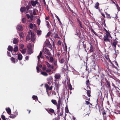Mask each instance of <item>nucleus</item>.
<instances>
[{
  "label": "nucleus",
  "mask_w": 120,
  "mask_h": 120,
  "mask_svg": "<svg viewBox=\"0 0 120 120\" xmlns=\"http://www.w3.org/2000/svg\"><path fill=\"white\" fill-rule=\"evenodd\" d=\"M51 101L53 104L56 106L57 109V114L58 116H62L63 114V109L61 107V106L62 104L61 101V98L59 97L57 102L54 99H52Z\"/></svg>",
  "instance_id": "nucleus-1"
},
{
  "label": "nucleus",
  "mask_w": 120,
  "mask_h": 120,
  "mask_svg": "<svg viewBox=\"0 0 120 120\" xmlns=\"http://www.w3.org/2000/svg\"><path fill=\"white\" fill-rule=\"evenodd\" d=\"M111 39L112 38L110 34H104V37L103 38V39L104 41L105 42H110L111 39H110V38Z\"/></svg>",
  "instance_id": "nucleus-2"
},
{
  "label": "nucleus",
  "mask_w": 120,
  "mask_h": 120,
  "mask_svg": "<svg viewBox=\"0 0 120 120\" xmlns=\"http://www.w3.org/2000/svg\"><path fill=\"white\" fill-rule=\"evenodd\" d=\"M111 41H110V42L111 43L112 46L113 47L114 50L116 51V45L117 44L118 41H117L114 40H113V41L112 42L111 39Z\"/></svg>",
  "instance_id": "nucleus-3"
},
{
  "label": "nucleus",
  "mask_w": 120,
  "mask_h": 120,
  "mask_svg": "<svg viewBox=\"0 0 120 120\" xmlns=\"http://www.w3.org/2000/svg\"><path fill=\"white\" fill-rule=\"evenodd\" d=\"M45 110L51 115H52V113H54V110L51 108H45Z\"/></svg>",
  "instance_id": "nucleus-4"
},
{
  "label": "nucleus",
  "mask_w": 120,
  "mask_h": 120,
  "mask_svg": "<svg viewBox=\"0 0 120 120\" xmlns=\"http://www.w3.org/2000/svg\"><path fill=\"white\" fill-rule=\"evenodd\" d=\"M30 3L32 5L33 7L35 6L36 4L38 5L39 4V2L37 0H35V1L33 0H31L30 1Z\"/></svg>",
  "instance_id": "nucleus-5"
},
{
  "label": "nucleus",
  "mask_w": 120,
  "mask_h": 120,
  "mask_svg": "<svg viewBox=\"0 0 120 120\" xmlns=\"http://www.w3.org/2000/svg\"><path fill=\"white\" fill-rule=\"evenodd\" d=\"M44 53L46 55L50 56L51 55V53L50 52L49 50H48V49L46 48H45Z\"/></svg>",
  "instance_id": "nucleus-6"
},
{
  "label": "nucleus",
  "mask_w": 120,
  "mask_h": 120,
  "mask_svg": "<svg viewBox=\"0 0 120 120\" xmlns=\"http://www.w3.org/2000/svg\"><path fill=\"white\" fill-rule=\"evenodd\" d=\"M45 86L46 88V90H52L53 87L52 85H51L50 87L49 86L47 83H46L45 84Z\"/></svg>",
  "instance_id": "nucleus-7"
},
{
  "label": "nucleus",
  "mask_w": 120,
  "mask_h": 120,
  "mask_svg": "<svg viewBox=\"0 0 120 120\" xmlns=\"http://www.w3.org/2000/svg\"><path fill=\"white\" fill-rule=\"evenodd\" d=\"M18 114L17 112H15L14 114H11L9 116V117L12 118H14L18 115Z\"/></svg>",
  "instance_id": "nucleus-8"
},
{
  "label": "nucleus",
  "mask_w": 120,
  "mask_h": 120,
  "mask_svg": "<svg viewBox=\"0 0 120 120\" xmlns=\"http://www.w3.org/2000/svg\"><path fill=\"white\" fill-rule=\"evenodd\" d=\"M17 30L19 31H22L23 30V27L22 25H17Z\"/></svg>",
  "instance_id": "nucleus-9"
},
{
  "label": "nucleus",
  "mask_w": 120,
  "mask_h": 120,
  "mask_svg": "<svg viewBox=\"0 0 120 120\" xmlns=\"http://www.w3.org/2000/svg\"><path fill=\"white\" fill-rule=\"evenodd\" d=\"M87 94L88 96L89 97H90L91 96L90 94L91 93V88L90 87H89V89L86 90Z\"/></svg>",
  "instance_id": "nucleus-10"
},
{
  "label": "nucleus",
  "mask_w": 120,
  "mask_h": 120,
  "mask_svg": "<svg viewBox=\"0 0 120 120\" xmlns=\"http://www.w3.org/2000/svg\"><path fill=\"white\" fill-rule=\"evenodd\" d=\"M37 57L38 61L40 60V57L41 58H43V56L42 55V52L41 51L40 52L39 55Z\"/></svg>",
  "instance_id": "nucleus-11"
},
{
  "label": "nucleus",
  "mask_w": 120,
  "mask_h": 120,
  "mask_svg": "<svg viewBox=\"0 0 120 120\" xmlns=\"http://www.w3.org/2000/svg\"><path fill=\"white\" fill-rule=\"evenodd\" d=\"M31 40L32 42H34L35 40L34 34V33L31 32Z\"/></svg>",
  "instance_id": "nucleus-12"
},
{
  "label": "nucleus",
  "mask_w": 120,
  "mask_h": 120,
  "mask_svg": "<svg viewBox=\"0 0 120 120\" xmlns=\"http://www.w3.org/2000/svg\"><path fill=\"white\" fill-rule=\"evenodd\" d=\"M94 7L97 9H99L100 8L99 4L98 2H97L95 4Z\"/></svg>",
  "instance_id": "nucleus-13"
},
{
  "label": "nucleus",
  "mask_w": 120,
  "mask_h": 120,
  "mask_svg": "<svg viewBox=\"0 0 120 120\" xmlns=\"http://www.w3.org/2000/svg\"><path fill=\"white\" fill-rule=\"evenodd\" d=\"M77 22H78L79 24V25L80 27L82 28H83V27L82 26V22L78 18L77 19Z\"/></svg>",
  "instance_id": "nucleus-14"
},
{
  "label": "nucleus",
  "mask_w": 120,
  "mask_h": 120,
  "mask_svg": "<svg viewBox=\"0 0 120 120\" xmlns=\"http://www.w3.org/2000/svg\"><path fill=\"white\" fill-rule=\"evenodd\" d=\"M46 65L49 68H50L53 69H54V67L52 66L51 65L47 62H46Z\"/></svg>",
  "instance_id": "nucleus-15"
},
{
  "label": "nucleus",
  "mask_w": 120,
  "mask_h": 120,
  "mask_svg": "<svg viewBox=\"0 0 120 120\" xmlns=\"http://www.w3.org/2000/svg\"><path fill=\"white\" fill-rule=\"evenodd\" d=\"M22 58V56L21 53L18 54V59L19 60H21Z\"/></svg>",
  "instance_id": "nucleus-16"
},
{
  "label": "nucleus",
  "mask_w": 120,
  "mask_h": 120,
  "mask_svg": "<svg viewBox=\"0 0 120 120\" xmlns=\"http://www.w3.org/2000/svg\"><path fill=\"white\" fill-rule=\"evenodd\" d=\"M19 49L20 51L23 54H25L26 51V49L25 48L24 49L22 50H20V49Z\"/></svg>",
  "instance_id": "nucleus-17"
},
{
  "label": "nucleus",
  "mask_w": 120,
  "mask_h": 120,
  "mask_svg": "<svg viewBox=\"0 0 120 120\" xmlns=\"http://www.w3.org/2000/svg\"><path fill=\"white\" fill-rule=\"evenodd\" d=\"M61 77L60 75V74H56L54 76L55 78L56 79H58L60 78Z\"/></svg>",
  "instance_id": "nucleus-18"
},
{
  "label": "nucleus",
  "mask_w": 120,
  "mask_h": 120,
  "mask_svg": "<svg viewBox=\"0 0 120 120\" xmlns=\"http://www.w3.org/2000/svg\"><path fill=\"white\" fill-rule=\"evenodd\" d=\"M6 110L7 111V113L9 115L11 114V110L10 109L8 108H6Z\"/></svg>",
  "instance_id": "nucleus-19"
},
{
  "label": "nucleus",
  "mask_w": 120,
  "mask_h": 120,
  "mask_svg": "<svg viewBox=\"0 0 120 120\" xmlns=\"http://www.w3.org/2000/svg\"><path fill=\"white\" fill-rule=\"evenodd\" d=\"M18 42V40L17 38H14V39L13 43L14 44H17Z\"/></svg>",
  "instance_id": "nucleus-20"
},
{
  "label": "nucleus",
  "mask_w": 120,
  "mask_h": 120,
  "mask_svg": "<svg viewBox=\"0 0 120 120\" xmlns=\"http://www.w3.org/2000/svg\"><path fill=\"white\" fill-rule=\"evenodd\" d=\"M90 44V48L89 50V51L90 52H92L93 51V46L91 45V44Z\"/></svg>",
  "instance_id": "nucleus-21"
},
{
  "label": "nucleus",
  "mask_w": 120,
  "mask_h": 120,
  "mask_svg": "<svg viewBox=\"0 0 120 120\" xmlns=\"http://www.w3.org/2000/svg\"><path fill=\"white\" fill-rule=\"evenodd\" d=\"M7 49L9 51L12 52L13 50V48L12 46L9 45Z\"/></svg>",
  "instance_id": "nucleus-22"
},
{
  "label": "nucleus",
  "mask_w": 120,
  "mask_h": 120,
  "mask_svg": "<svg viewBox=\"0 0 120 120\" xmlns=\"http://www.w3.org/2000/svg\"><path fill=\"white\" fill-rule=\"evenodd\" d=\"M55 87L56 89L57 90V92H58V91H59V84L57 83H56L55 84Z\"/></svg>",
  "instance_id": "nucleus-23"
},
{
  "label": "nucleus",
  "mask_w": 120,
  "mask_h": 120,
  "mask_svg": "<svg viewBox=\"0 0 120 120\" xmlns=\"http://www.w3.org/2000/svg\"><path fill=\"white\" fill-rule=\"evenodd\" d=\"M20 11L22 12L25 11L26 10V8L25 7H22L20 9Z\"/></svg>",
  "instance_id": "nucleus-24"
},
{
  "label": "nucleus",
  "mask_w": 120,
  "mask_h": 120,
  "mask_svg": "<svg viewBox=\"0 0 120 120\" xmlns=\"http://www.w3.org/2000/svg\"><path fill=\"white\" fill-rule=\"evenodd\" d=\"M54 35V38H59V37L58 36V35L57 33L54 32L53 34Z\"/></svg>",
  "instance_id": "nucleus-25"
},
{
  "label": "nucleus",
  "mask_w": 120,
  "mask_h": 120,
  "mask_svg": "<svg viewBox=\"0 0 120 120\" xmlns=\"http://www.w3.org/2000/svg\"><path fill=\"white\" fill-rule=\"evenodd\" d=\"M101 22L102 23V25H105V20L104 18L101 19Z\"/></svg>",
  "instance_id": "nucleus-26"
},
{
  "label": "nucleus",
  "mask_w": 120,
  "mask_h": 120,
  "mask_svg": "<svg viewBox=\"0 0 120 120\" xmlns=\"http://www.w3.org/2000/svg\"><path fill=\"white\" fill-rule=\"evenodd\" d=\"M41 73L42 75L44 76H47L48 75V74L45 72L42 71L41 72Z\"/></svg>",
  "instance_id": "nucleus-27"
},
{
  "label": "nucleus",
  "mask_w": 120,
  "mask_h": 120,
  "mask_svg": "<svg viewBox=\"0 0 120 120\" xmlns=\"http://www.w3.org/2000/svg\"><path fill=\"white\" fill-rule=\"evenodd\" d=\"M83 98L85 100H86L88 101H90V98H88L86 96L84 95H82Z\"/></svg>",
  "instance_id": "nucleus-28"
},
{
  "label": "nucleus",
  "mask_w": 120,
  "mask_h": 120,
  "mask_svg": "<svg viewBox=\"0 0 120 120\" xmlns=\"http://www.w3.org/2000/svg\"><path fill=\"white\" fill-rule=\"evenodd\" d=\"M41 30H37L36 33L38 35H40L41 34Z\"/></svg>",
  "instance_id": "nucleus-29"
},
{
  "label": "nucleus",
  "mask_w": 120,
  "mask_h": 120,
  "mask_svg": "<svg viewBox=\"0 0 120 120\" xmlns=\"http://www.w3.org/2000/svg\"><path fill=\"white\" fill-rule=\"evenodd\" d=\"M11 60L12 62L13 63H16L15 59L13 57H11Z\"/></svg>",
  "instance_id": "nucleus-30"
},
{
  "label": "nucleus",
  "mask_w": 120,
  "mask_h": 120,
  "mask_svg": "<svg viewBox=\"0 0 120 120\" xmlns=\"http://www.w3.org/2000/svg\"><path fill=\"white\" fill-rule=\"evenodd\" d=\"M112 2V3H113L115 4L116 6V7L117 8H118V7L120 9V8L119 7L118 5L117 4V3L116 2V3H115L113 1V0H111Z\"/></svg>",
  "instance_id": "nucleus-31"
},
{
  "label": "nucleus",
  "mask_w": 120,
  "mask_h": 120,
  "mask_svg": "<svg viewBox=\"0 0 120 120\" xmlns=\"http://www.w3.org/2000/svg\"><path fill=\"white\" fill-rule=\"evenodd\" d=\"M86 83L87 87L89 88V84H90L89 81V80H87L86 82Z\"/></svg>",
  "instance_id": "nucleus-32"
},
{
  "label": "nucleus",
  "mask_w": 120,
  "mask_h": 120,
  "mask_svg": "<svg viewBox=\"0 0 120 120\" xmlns=\"http://www.w3.org/2000/svg\"><path fill=\"white\" fill-rule=\"evenodd\" d=\"M25 8H26V9L28 11H29V10L30 8H32L31 5H27Z\"/></svg>",
  "instance_id": "nucleus-33"
},
{
  "label": "nucleus",
  "mask_w": 120,
  "mask_h": 120,
  "mask_svg": "<svg viewBox=\"0 0 120 120\" xmlns=\"http://www.w3.org/2000/svg\"><path fill=\"white\" fill-rule=\"evenodd\" d=\"M30 39V35H27L26 37V41H29Z\"/></svg>",
  "instance_id": "nucleus-34"
},
{
  "label": "nucleus",
  "mask_w": 120,
  "mask_h": 120,
  "mask_svg": "<svg viewBox=\"0 0 120 120\" xmlns=\"http://www.w3.org/2000/svg\"><path fill=\"white\" fill-rule=\"evenodd\" d=\"M106 82L107 85V87L109 89L111 87V86L110 85V83L109 82H108L107 80L106 81Z\"/></svg>",
  "instance_id": "nucleus-35"
},
{
  "label": "nucleus",
  "mask_w": 120,
  "mask_h": 120,
  "mask_svg": "<svg viewBox=\"0 0 120 120\" xmlns=\"http://www.w3.org/2000/svg\"><path fill=\"white\" fill-rule=\"evenodd\" d=\"M105 14L106 15V17L107 18L110 19L111 18V17L110 14H108L107 12H105Z\"/></svg>",
  "instance_id": "nucleus-36"
},
{
  "label": "nucleus",
  "mask_w": 120,
  "mask_h": 120,
  "mask_svg": "<svg viewBox=\"0 0 120 120\" xmlns=\"http://www.w3.org/2000/svg\"><path fill=\"white\" fill-rule=\"evenodd\" d=\"M18 50V47L16 46H15L14 48V49L13 50V51L17 52Z\"/></svg>",
  "instance_id": "nucleus-37"
},
{
  "label": "nucleus",
  "mask_w": 120,
  "mask_h": 120,
  "mask_svg": "<svg viewBox=\"0 0 120 120\" xmlns=\"http://www.w3.org/2000/svg\"><path fill=\"white\" fill-rule=\"evenodd\" d=\"M51 33V32L50 31H49L47 33V34L45 36V37L47 38L50 35Z\"/></svg>",
  "instance_id": "nucleus-38"
},
{
  "label": "nucleus",
  "mask_w": 120,
  "mask_h": 120,
  "mask_svg": "<svg viewBox=\"0 0 120 120\" xmlns=\"http://www.w3.org/2000/svg\"><path fill=\"white\" fill-rule=\"evenodd\" d=\"M68 87L70 90H71L72 89V86L71 84L70 83L68 85Z\"/></svg>",
  "instance_id": "nucleus-39"
},
{
  "label": "nucleus",
  "mask_w": 120,
  "mask_h": 120,
  "mask_svg": "<svg viewBox=\"0 0 120 120\" xmlns=\"http://www.w3.org/2000/svg\"><path fill=\"white\" fill-rule=\"evenodd\" d=\"M28 53L29 54H31L33 53L32 49L31 48H29L28 50Z\"/></svg>",
  "instance_id": "nucleus-40"
},
{
  "label": "nucleus",
  "mask_w": 120,
  "mask_h": 120,
  "mask_svg": "<svg viewBox=\"0 0 120 120\" xmlns=\"http://www.w3.org/2000/svg\"><path fill=\"white\" fill-rule=\"evenodd\" d=\"M54 60V59L53 57H51L50 58L49 62L51 63Z\"/></svg>",
  "instance_id": "nucleus-41"
},
{
  "label": "nucleus",
  "mask_w": 120,
  "mask_h": 120,
  "mask_svg": "<svg viewBox=\"0 0 120 120\" xmlns=\"http://www.w3.org/2000/svg\"><path fill=\"white\" fill-rule=\"evenodd\" d=\"M37 24L39 26L40 23L41 21L40 19L38 18L37 19Z\"/></svg>",
  "instance_id": "nucleus-42"
},
{
  "label": "nucleus",
  "mask_w": 120,
  "mask_h": 120,
  "mask_svg": "<svg viewBox=\"0 0 120 120\" xmlns=\"http://www.w3.org/2000/svg\"><path fill=\"white\" fill-rule=\"evenodd\" d=\"M64 58H63L61 59L60 61V63L61 64H63L64 63Z\"/></svg>",
  "instance_id": "nucleus-43"
},
{
  "label": "nucleus",
  "mask_w": 120,
  "mask_h": 120,
  "mask_svg": "<svg viewBox=\"0 0 120 120\" xmlns=\"http://www.w3.org/2000/svg\"><path fill=\"white\" fill-rule=\"evenodd\" d=\"M111 66L112 67L116 69L117 68L112 63V62H111Z\"/></svg>",
  "instance_id": "nucleus-44"
},
{
  "label": "nucleus",
  "mask_w": 120,
  "mask_h": 120,
  "mask_svg": "<svg viewBox=\"0 0 120 120\" xmlns=\"http://www.w3.org/2000/svg\"><path fill=\"white\" fill-rule=\"evenodd\" d=\"M1 117L3 120H6L5 118V116L4 115H2L1 116Z\"/></svg>",
  "instance_id": "nucleus-45"
},
{
  "label": "nucleus",
  "mask_w": 120,
  "mask_h": 120,
  "mask_svg": "<svg viewBox=\"0 0 120 120\" xmlns=\"http://www.w3.org/2000/svg\"><path fill=\"white\" fill-rule=\"evenodd\" d=\"M32 98L34 100L38 99V97L37 96L33 95L32 96Z\"/></svg>",
  "instance_id": "nucleus-46"
},
{
  "label": "nucleus",
  "mask_w": 120,
  "mask_h": 120,
  "mask_svg": "<svg viewBox=\"0 0 120 120\" xmlns=\"http://www.w3.org/2000/svg\"><path fill=\"white\" fill-rule=\"evenodd\" d=\"M29 27L31 29H33V25L32 23H30L29 25Z\"/></svg>",
  "instance_id": "nucleus-47"
},
{
  "label": "nucleus",
  "mask_w": 120,
  "mask_h": 120,
  "mask_svg": "<svg viewBox=\"0 0 120 120\" xmlns=\"http://www.w3.org/2000/svg\"><path fill=\"white\" fill-rule=\"evenodd\" d=\"M22 23H25L26 22V19L25 18H23L22 19Z\"/></svg>",
  "instance_id": "nucleus-48"
},
{
  "label": "nucleus",
  "mask_w": 120,
  "mask_h": 120,
  "mask_svg": "<svg viewBox=\"0 0 120 120\" xmlns=\"http://www.w3.org/2000/svg\"><path fill=\"white\" fill-rule=\"evenodd\" d=\"M19 46H20V49H22L24 46V45L23 44H20L19 45Z\"/></svg>",
  "instance_id": "nucleus-49"
},
{
  "label": "nucleus",
  "mask_w": 120,
  "mask_h": 120,
  "mask_svg": "<svg viewBox=\"0 0 120 120\" xmlns=\"http://www.w3.org/2000/svg\"><path fill=\"white\" fill-rule=\"evenodd\" d=\"M46 67L45 65H43V66L42 69L43 71L46 70Z\"/></svg>",
  "instance_id": "nucleus-50"
},
{
  "label": "nucleus",
  "mask_w": 120,
  "mask_h": 120,
  "mask_svg": "<svg viewBox=\"0 0 120 120\" xmlns=\"http://www.w3.org/2000/svg\"><path fill=\"white\" fill-rule=\"evenodd\" d=\"M46 24L47 25V27L49 28V22L48 21H46Z\"/></svg>",
  "instance_id": "nucleus-51"
},
{
  "label": "nucleus",
  "mask_w": 120,
  "mask_h": 120,
  "mask_svg": "<svg viewBox=\"0 0 120 120\" xmlns=\"http://www.w3.org/2000/svg\"><path fill=\"white\" fill-rule=\"evenodd\" d=\"M33 15H37V14H36L35 10V9L33 10Z\"/></svg>",
  "instance_id": "nucleus-52"
},
{
  "label": "nucleus",
  "mask_w": 120,
  "mask_h": 120,
  "mask_svg": "<svg viewBox=\"0 0 120 120\" xmlns=\"http://www.w3.org/2000/svg\"><path fill=\"white\" fill-rule=\"evenodd\" d=\"M91 31L95 34V35H96L97 36H98V35L95 32L94 30H93V29H92L91 30Z\"/></svg>",
  "instance_id": "nucleus-53"
},
{
  "label": "nucleus",
  "mask_w": 120,
  "mask_h": 120,
  "mask_svg": "<svg viewBox=\"0 0 120 120\" xmlns=\"http://www.w3.org/2000/svg\"><path fill=\"white\" fill-rule=\"evenodd\" d=\"M55 17L59 21V22L60 23H61V22L60 21V20L59 18L56 15Z\"/></svg>",
  "instance_id": "nucleus-54"
},
{
  "label": "nucleus",
  "mask_w": 120,
  "mask_h": 120,
  "mask_svg": "<svg viewBox=\"0 0 120 120\" xmlns=\"http://www.w3.org/2000/svg\"><path fill=\"white\" fill-rule=\"evenodd\" d=\"M16 52L13 51V50H12V52H11L12 54L13 55H16Z\"/></svg>",
  "instance_id": "nucleus-55"
},
{
  "label": "nucleus",
  "mask_w": 120,
  "mask_h": 120,
  "mask_svg": "<svg viewBox=\"0 0 120 120\" xmlns=\"http://www.w3.org/2000/svg\"><path fill=\"white\" fill-rule=\"evenodd\" d=\"M19 35L21 38H23V33H20L19 34Z\"/></svg>",
  "instance_id": "nucleus-56"
},
{
  "label": "nucleus",
  "mask_w": 120,
  "mask_h": 120,
  "mask_svg": "<svg viewBox=\"0 0 120 120\" xmlns=\"http://www.w3.org/2000/svg\"><path fill=\"white\" fill-rule=\"evenodd\" d=\"M46 45L47 47L49 46V45H50L51 44L49 41H48L46 43Z\"/></svg>",
  "instance_id": "nucleus-57"
},
{
  "label": "nucleus",
  "mask_w": 120,
  "mask_h": 120,
  "mask_svg": "<svg viewBox=\"0 0 120 120\" xmlns=\"http://www.w3.org/2000/svg\"><path fill=\"white\" fill-rule=\"evenodd\" d=\"M51 71V70L50 69H48L46 70V71L47 72H50Z\"/></svg>",
  "instance_id": "nucleus-58"
},
{
  "label": "nucleus",
  "mask_w": 120,
  "mask_h": 120,
  "mask_svg": "<svg viewBox=\"0 0 120 120\" xmlns=\"http://www.w3.org/2000/svg\"><path fill=\"white\" fill-rule=\"evenodd\" d=\"M47 47L49 48L51 50H52V47L51 44L50 45H49Z\"/></svg>",
  "instance_id": "nucleus-59"
},
{
  "label": "nucleus",
  "mask_w": 120,
  "mask_h": 120,
  "mask_svg": "<svg viewBox=\"0 0 120 120\" xmlns=\"http://www.w3.org/2000/svg\"><path fill=\"white\" fill-rule=\"evenodd\" d=\"M7 54L8 56H10V57L11 56L10 53L8 51H7Z\"/></svg>",
  "instance_id": "nucleus-60"
},
{
  "label": "nucleus",
  "mask_w": 120,
  "mask_h": 120,
  "mask_svg": "<svg viewBox=\"0 0 120 120\" xmlns=\"http://www.w3.org/2000/svg\"><path fill=\"white\" fill-rule=\"evenodd\" d=\"M36 68L37 70V71L38 72H39V68L38 67V66H37L36 67Z\"/></svg>",
  "instance_id": "nucleus-61"
},
{
  "label": "nucleus",
  "mask_w": 120,
  "mask_h": 120,
  "mask_svg": "<svg viewBox=\"0 0 120 120\" xmlns=\"http://www.w3.org/2000/svg\"><path fill=\"white\" fill-rule=\"evenodd\" d=\"M105 57L106 58V59L107 60H108V59H109V56H108V55H106L105 56Z\"/></svg>",
  "instance_id": "nucleus-62"
},
{
  "label": "nucleus",
  "mask_w": 120,
  "mask_h": 120,
  "mask_svg": "<svg viewBox=\"0 0 120 120\" xmlns=\"http://www.w3.org/2000/svg\"><path fill=\"white\" fill-rule=\"evenodd\" d=\"M103 84L104 82L102 80H101V85L102 87H103L104 86Z\"/></svg>",
  "instance_id": "nucleus-63"
},
{
  "label": "nucleus",
  "mask_w": 120,
  "mask_h": 120,
  "mask_svg": "<svg viewBox=\"0 0 120 120\" xmlns=\"http://www.w3.org/2000/svg\"><path fill=\"white\" fill-rule=\"evenodd\" d=\"M26 16L28 19H29L30 17V16L28 14H26Z\"/></svg>",
  "instance_id": "nucleus-64"
}]
</instances>
